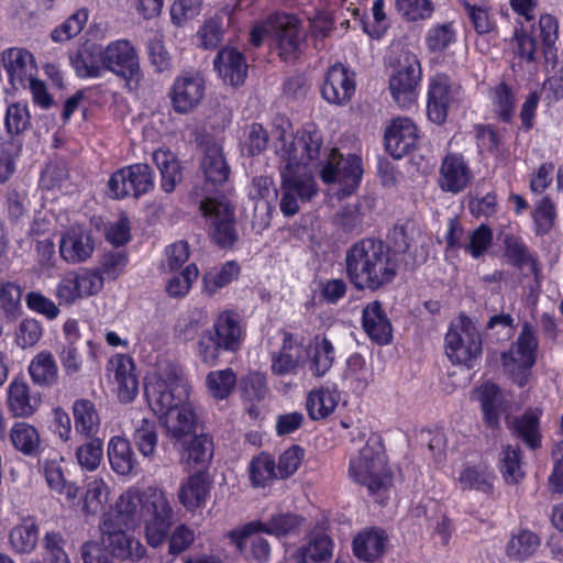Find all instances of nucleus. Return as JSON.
Segmentation results:
<instances>
[{"mask_svg":"<svg viewBox=\"0 0 563 563\" xmlns=\"http://www.w3.org/2000/svg\"><path fill=\"white\" fill-rule=\"evenodd\" d=\"M277 141L282 175L279 206L284 216L291 217L298 212L299 201H309L317 194L313 175L307 165L320 161L321 133L313 126L303 129L296 136L280 130Z\"/></svg>","mask_w":563,"mask_h":563,"instance_id":"1","label":"nucleus"},{"mask_svg":"<svg viewBox=\"0 0 563 563\" xmlns=\"http://www.w3.org/2000/svg\"><path fill=\"white\" fill-rule=\"evenodd\" d=\"M201 170L205 184L195 195L200 197L199 206L207 220L211 240L222 249H230L238 241L235 229L234 206L225 197H211L229 178L230 166L223 154L222 146L217 142L205 144Z\"/></svg>","mask_w":563,"mask_h":563,"instance_id":"2","label":"nucleus"},{"mask_svg":"<svg viewBox=\"0 0 563 563\" xmlns=\"http://www.w3.org/2000/svg\"><path fill=\"white\" fill-rule=\"evenodd\" d=\"M397 251L382 240L362 239L345 254L346 276L358 290H378L393 283L398 274L397 252H407L409 242L402 227L391 233Z\"/></svg>","mask_w":563,"mask_h":563,"instance_id":"3","label":"nucleus"},{"mask_svg":"<svg viewBox=\"0 0 563 563\" xmlns=\"http://www.w3.org/2000/svg\"><path fill=\"white\" fill-rule=\"evenodd\" d=\"M349 476L353 482L365 486L373 495L387 490L391 483V473L377 440L368 441L358 454L351 459Z\"/></svg>","mask_w":563,"mask_h":563,"instance_id":"4","label":"nucleus"},{"mask_svg":"<svg viewBox=\"0 0 563 563\" xmlns=\"http://www.w3.org/2000/svg\"><path fill=\"white\" fill-rule=\"evenodd\" d=\"M242 342V330L238 317L223 311L217 318L212 329L203 331L198 340V354L208 365H214L223 352L235 353Z\"/></svg>","mask_w":563,"mask_h":563,"instance_id":"5","label":"nucleus"},{"mask_svg":"<svg viewBox=\"0 0 563 563\" xmlns=\"http://www.w3.org/2000/svg\"><path fill=\"white\" fill-rule=\"evenodd\" d=\"M320 150L322 155L319 163L307 165L311 174L320 169V177L324 183H339L349 194L354 191L363 174L361 158L357 155L343 157L336 148L323 146L322 137Z\"/></svg>","mask_w":563,"mask_h":563,"instance_id":"6","label":"nucleus"},{"mask_svg":"<svg viewBox=\"0 0 563 563\" xmlns=\"http://www.w3.org/2000/svg\"><path fill=\"white\" fill-rule=\"evenodd\" d=\"M144 393L148 405L161 418L188 401L189 388L178 371L166 376L152 377L145 383Z\"/></svg>","mask_w":563,"mask_h":563,"instance_id":"7","label":"nucleus"},{"mask_svg":"<svg viewBox=\"0 0 563 563\" xmlns=\"http://www.w3.org/2000/svg\"><path fill=\"white\" fill-rule=\"evenodd\" d=\"M145 537L148 545L157 548L166 540L173 525L174 511L166 494L157 488L144 490Z\"/></svg>","mask_w":563,"mask_h":563,"instance_id":"8","label":"nucleus"},{"mask_svg":"<svg viewBox=\"0 0 563 563\" xmlns=\"http://www.w3.org/2000/svg\"><path fill=\"white\" fill-rule=\"evenodd\" d=\"M446 356L468 368L482 353V339L473 321L466 316L455 319L445 335Z\"/></svg>","mask_w":563,"mask_h":563,"instance_id":"9","label":"nucleus"},{"mask_svg":"<svg viewBox=\"0 0 563 563\" xmlns=\"http://www.w3.org/2000/svg\"><path fill=\"white\" fill-rule=\"evenodd\" d=\"M102 49L104 69L121 77L129 90L136 89L142 74L136 51L130 42L126 40L114 41Z\"/></svg>","mask_w":563,"mask_h":563,"instance_id":"10","label":"nucleus"},{"mask_svg":"<svg viewBox=\"0 0 563 563\" xmlns=\"http://www.w3.org/2000/svg\"><path fill=\"white\" fill-rule=\"evenodd\" d=\"M154 186L152 168L147 164H133L115 172L108 187L114 199L128 196L139 198Z\"/></svg>","mask_w":563,"mask_h":563,"instance_id":"11","label":"nucleus"},{"mask_svg":"<svg viewBox=\"0 0 563 563\" xmlns=\"http://www.w3.org/2000/svg\"><path fill=\"white\" fill-rule=\"evenodd\" d=\"M461 87L444 74L435 75L429 85L427 113L437 123L445 122L451 109L456 108L461 99Z\"/></svg>","mask_w":563,"mask_h":563,"instance_id":"12","label":"nucleus"},{"mask_svg":"<svg viewBox=\"0 0 563 563\" xmlns=\"http://www.w3.org/2000/svg\"><path fill=\"white\" fill-rule=\"evenodd\" d=\"M420 80L421 66L418 58L415 55H406L389 79L390 93L399 107L407 108L416 102Z\"/></svg>","mask_w":563,"mask_h":563,"instance_id":"13","label":"nucleus"},{"mask_svg":"<svg viewBox=\"0 0 563 563\" xmlns=\"http://www.w3.org/2000/svg\"><path fill=\"white\" fill-rule=\"evenodd\" d=\"M130 527L117 523L113 519H102L100 523L103 548L119 559L140 560L146 550L128 533Z\"/></svg>","mask_w":563,"mask_h":563,"instance_id":"14","label":"nucleus"},{"mask_svg":"<svg viewBox=\"0 0 563 563\" xmlns=\"http://www.w3.org/2000/svg\"><path fill=\"white\" fill-rule=\"evenodd\" d=\"M205 92L206 82L199 74L177 77L170 91L173 109L180 114L191 112L202 101Z\"/></svg>","mask_w":563,"mask_h":563,"instance_id":"15","label":"nucleus"},{"mask_svg":"<svg viewBox=\"0 0 563 563\" xmlns=\"http://www.w3.org/2000/svg\"><path fill=\"white\" fill-rule=\"evenodd\" d=\"M96 241L90 230L81 225L67 229L59 241L60 257L68 264H80L91 257Z\"/></svg>","mask_w":563,"mask_h":563,"instance_id":"16","label":"nucleus"},{"mask_svg":"<svg viewBox=\"0 0 563 563\" xmlns=\"http://www.w3.org/2000/svg\"><path fill=\"white\" fill-rule=\"evenodd\" d=\"M274 29L279 56L285 62L298 58L305 37L298 19L291 14H277L274 20Z\"/></svg>","mask_w":563,"mask_h":563,"instance_id":"17","label":"nucleus"},{"mask_svg":"<svg viewBox=\"0 0 563 563\" xmlns=\"http://www.w3.org/2000/svg\"><path fill=\"white\" fill-rule=\"evenodd\" d=\"M166 435L175 446H185L197 432L198 421L189 401L161 418Z\"/></svg>","mask_w":563,"mask_h":563,"instance_id":"18","label":"nucleus"},{"mask_svg":"<svg viewBox=\"0 0 563 563\" xmlns=\"http://www.w3.org/2000/svg\"><path fill=\"white\" fill-rule=\"evenodd\" d=\"M538 340L533 328L526 322L516 342L508 353H503L501 360L506 367L518 366L520 369H528L536 363Z\"/></svg>","mask_w":563,"mask_h":563,"instance_id":"19","label":"nucleus"},{"mask_svg":"<svg viewBox=\"0 0 563 563\" xmlns=\"http://www.w3.org/2000/svg\"><path fill=\"white\" fill-rule=\"evenodd\" d=\"M2 63L12 88L25 89L27 81L33 78V55L26 49L12 47L3 52Z\"/></svg>","mask_w":563,"mask_h":563,"instance_id":"20","label":"nucleus"},{"mask_svg":"<svg viewBox=\"0 0 563 563\" xmlns=\"http://www.w3.org/2000/svg\"><path fill=\"white\" fill-rule=\"evenodd\" d=\"M418 140L417 128L409 118H397L385 132L387 152L395 158H401L415 147Z\"/></svg>","mask_w":563,"mask_h":563,"instance_id":"21","label":"nucleus"},{"mask_svg":"<svg viewBox=\"0 0 563 563\" xmlns=\"http://www.w3.org/2000/svg\"><path fill=\"white\" fill-rule=\"evenodd\" d=\"M472 180V172L463 156L455 153L445 155L440 167L439 185L443 191L457 194Z\"/></svg>","mask_w":563,"mask_h":563,"instance_id":"22","label":"nucleus"},{"mask_svg":"<svg viewBox=\"0 0 563 563\" xmlns=\"http://www.w3.org/2000/svg\"><path fill=\"white\" fill-rule=\"evenodd\" d=\"M302 518L294 514H279L273 516L267 522L252 521L242 528V533H234L233 538L242 542L243 537L255 533L265 532L276 537H284L295 533L301 526Z\"/></svg>","mask_w":563,"mask_h":563,"instance_id":"23","label":"nucleus"},{"mask_svg":"<svg viewBox=\"0 0 563 563\" xmlns=\"http://www.w3.org/2000/svg\"><path fill=\"white\" fill-rule=\"evenodd\" d=\"M354 90V79L345 67L336 64L328 70L321 92L328 102L342 104L351 99Z\"/></svg>","mask_w":563,"mask_h":563,"instance_id":"24","label":"nucleus"},{"mask_svg":"<svg viewBox=\"0 0 563 563\" xmlns=\"http://www.w3.org/2000/svg\"><path fill=\"white\" fill-rule=\"evenodd\" d=\"M214 68L220 77L232 86H240L247 76V64L241 52L234 47H222L214 60Z\"/></svg>","mask_w":563,"mask_h":563,"instance_id":"25","label":"nucleus"},{"mask_svg":"<svg viewBox=\"0 0 563 563\" xmlns=\"http://www.w3.org/2000/svg\"><path fill=\"white\" fill-rule=\"evenodd\" d=\"M362 325L369 339L384 345L390 342L393 328L379 301L367 303L362 312Z\"/></svg>","mask_w":563,"mask_h":563,"instance_id":"26","label":"nucleus"},{"mask_svg":"<svg viewBox=\"0 0 563 563\" xmlns=\"http://www.w3.org/2000/svg\"><path fill=\"white\" fill-rule=\"evenodd\" d=\"M60 363L67 375L84 368H92L96 364V349L90 341H70L59 352Z\"/></svg>","mask_w":563,"mask_h":563,"instance_id":"27","label":"nucleus"},{"mask_svg":"<svg viewBox=\"0 0 563 563\" xmlns=\"http://www.w3.org/2000/svg\"><path fill=\"white\" fill-rule=\"evenodd\" d=\"M144 492L126 490L115 504V509L103 519H113L117 523L133 528L140 523L144 511Z\"/></svg>","mask_w":563,"mask_h":563,"instance_id":"28","label":"nucleus"},{"mask_svg":"<svg viewBox=\"0 0 563 563\" xmlns=\"http://www.w3.org/2000/svg\"><path fill=\"white\" fill-rule=\"evenodd\" d=\"M301 352L294 336L285 334L280 351L272 357V373L277 376L296 375L305 363Z\"/></svg>","mask_w":563,"mask_h":563,"instance_id":"29","label":"nucleus"},{"mask_svg":"<svg viewBox=\"0 0 563 563\" xmlns=\"http://www.w3.org/2000/svg\"><path fill=\"white\" fill-rule=\"evenodd\" d=\"M232 20V10L224 8L205 20L197 33L199 45L205 49H214L223 41Z\"/></svg>","mask_w":563,"mask_h":563,"instance_id":"30","label":"nucleus"},{"mask_svg":"<svg viewBox=\"0 0 563 563\" xmlns=\"http://www.w3.org/2000/svg\"><path fill=\"white\" fill-rule=\"evenodd\" d=\"M387 534L380 529H368L360 532L353 540L355 556L365 561L374 562L383 555L386 549Z\"/></svg>","mask_w":563,"mask_h":563,"instance_id":"31","label":"nucleus"},{"mask_svg":"<svg viewBox=\"0 0 563 563\" xmlns=\"http://www.w3.org/2000/svg\"><path fill=\"white\" fill-rule=\"evenodd\" d=\"M503 243L508 263L521 271L523 275L532 274L538 279L537 260L530 254L523 242L517 236L506 235Z\"/></svg>","mask_w":563,"mask_h":563,"instance_id":"32","label":"nucleus"},{"mask_svg":"<svg viewBox=\"0 0 563 563\" xmlns=\"http://www.w3.org/2000/svg\"><path fill=\"white\" fill-rule=\"evenodd\" d=\"M70 64L79 77H100L104 70L103 49L96 44L85 46L70 56Z\"/></svg>","mask_w":563,"mask_h":563,"instance_id":"33","label":"nucleus"},{"mask_svg":"<svg viewBox=\"0 0 563 563\" xmlns=\"http://www.w3.org/2000/svg\"><path fill=\"white\" fill-rule=\"evenodd\" d=\"M8 407L15 417H30L38 407V399L30 395L29 386L22 380L14 379L8 389Z\"/></svg>","mask_w":563,"mask_h":563,"instance_id":"34","label":"nucleus"},{"mask_svg":"<svg viewBox=\"0 0 563 563\" xmlns=\"http://www.w3.org/2000/svg\"><path fill=\"white\" fill-rule=\"evenodd\" d=\"M108 456L112 470L120 475L131 474L136 465L135 454L130 442L121 437H113L108 445Z\"/></svg>","mask_w":563,"mask_h":563,"instance_id":"35","label":"nucleus"},{"mask_svg":"<svg viewBox=\"0 0 563 563\" xmlns=\"http://www.w3.org/2000/svg\"><path fill=\"white\" fill-rule=\"evenodd\" d=\"M210 483L202 472H198L187 478L178 490L179 501L187 509H195L205 504L209 494Z\"/></svg>","mask_w":563,"mask_h":563,"instance_id":"36","label":"nucleus"},{"mask_svg":"<svg viewBox=\"0 0 563 563\" xmlns=\"http://www.w3.org/2000/svg\"><path fill=\"white\" fill-rule=\"evenodd\" d=\"M456 482L463 492L490 494L493 490V476L482 465L464 464L456 476Z\"/></svg>","mask_w":563,"mask_h":563,"instance_id":"37","label":"nucleus"},{"mask_svg":"<svg viewBox=\"0 0 563 563\" xmlns=\"http://www.w3.org/2000/svg\"><path fill=\"white\" fill-rule=\"evenodd\" d=\"M114 380L118 385V397L122 402L132 401L137 395L139 382L133 373V362L121 356L115 362Z\"/></svg>","mask_w":563,"mask_h":563,"instance_id":"38","label":"nucleus"},{"mask_svg":"<svg viewBox=\"0 0 563 563\" xmlns=\"http://www.w3.org/2000/svg\"><path fill=\"white\" fill-rule=\"evenodd\" d=\"M332 556V541L318 532L310 537L307 544L302 545L297 553L298 563H327Z\"/></svg>","mask_w":563,"mask_h":563,"instance_id":"39","label":"nucleus"},{"mask_svg":"<svg viewBox=\"0 0 563 563\" xmlns=\"http://www.w3.org/2000/svg\"><path fill=\"white\" fill-rule=\"evenodd\" d=\"M334 355V342L325 335L316 336L312 352L309 354L311 373L316 377L325 375L333 365Z\"/></svg>","mask_w":563,"mask_h":563,"instance_id":"40","label":"nucleus"},{"mask_svg":"<svg viewBox=\"0 0 563 563\" xmlns=\"http://www.w3.org/2000/svg\"><path fill=\"white\" fill-rule=\"evenodd\" d=\"M540 544L539 536L522 529L511 536L506 547V553L514 561H526L537 552Z\"/></svg>","mask_w":563,"mask_h":563,"instance_id":"41","label":"nucleus"},{"mask_svg":"<svg viewBox=\"0 0 563 563\" xmlns=\"http://www.w3.org/2000/svg\"><path fill=\"white\" fill-rule=\"evenodd\" d=\"M73 413L76 431L87 438L95 437L100 427V418L95 405L90 400L78 399L74 402Z\"/></svg>","mask_w":563,"mask_h":563,"instance_id":"42","label":"nucleus"},{"mask_svg":"<svg viewBox=\"0 0 563 563\" xmlns=\"http://www.w3.org/2000/svg\"><path fill=\"white\" fill-rule=\"evenodd\" d=\"M479 401L485 423L490 428H496L499 423L504 401L501 390L497 385L486 383L479 388Z\"/></svg>","mask_w":563,"mask_h":563,"instance_id":"43","label":"nucleus"},{"mask_svg":"<svg viewBox=\"0 0 563 563\" xmlns=\"http://www.w3.org/2000/svg\"><path fill=\"white\" fill-rule=\"evenodd\" d=\"M499 468L507 484H518L525 477L521 463V451L518 444H506L501 446Z\"/></svg>","mask_w":563,"mask_h":563,"instance_id":"44","label":"nucleus"},{"mask_svg":"<svg viewBox=\"0 0 563 563\" xmlns=\"http://www.w3.org/2000/svg\"><path fill=\"white\" fill-rule=\"evenodd\" d=\"M13 446L29 456H35L40 452L41 440L37 430L26 423L16 422L13 424L10 433Z\"/></svg>","mask_w":563,"mask_h":563,"instance_id":"45","label":"nucleus"},{"mask_svg":"<svg viewBox=\"0 0 563 563\" xmlns=\"http://www.w3.org/2000/svg\"><path fill=\"white\" fill-rule=\"evenodd\" d=\"M240 271V265L235 261H229L221 267L208 271L202 278L203 290L209 295L216 294L219 289L235 280Z\"/></svg>","mask_w":563,"mask_h":563,"instance_id":"46","label":"nucleus"},{"mask_svg":"<svg viewBox=\"0 0 563 563\" xmlns=\"http://www.w3.org/2000/svg\"><path fill=\"white\" fill-rule=\"evenodd\" d=\"M153 159L162 175V188L172 192L181 179L179 162L172 152L156 151Z\"/></svg>","mask_w":563,"mask_h":563,"instance_id":"47","label":"nucleus"},{"mask_svg":"<svg viewBox=\"0 0 563 563\" xmlns=\"http://www.w3.org/2000/svg\"><path fill=\"white\" fill-rule=\"evenodd\" d=\"M179 448L184 450V457L188 464L206 465L213 456V442L208 434L196 432L185 446Z\"/></svg>","mask_w":563,"mask_h":563,"instance_id":"48","label":"nucleus"},{"mask_svg":"<svg viewBox=\"0 0 563 563\" xmlns=\"http://www.w3.org/2000/svg\"><path fill=\"white\" fill-rule=\"evenodd\" d=\"M30 375L35 384L52 385L57 380L58 369L49 352L38 353L30 364Z\"/></svg>","mask_w":563,"mask_h":563,"instance_id":"49","label":"nucleus"},{"mask_svg":"<svg viewBox=\"0 0 563 563\" xmlns=\"http://www.w3.org/2000/svg\"><path fill=\"white\" fill-rule=\"evenodd\" d=\"M338 405V396L329 389H318L309 393L307 410L313 420L328 417Z\"/></svg>","mask_w":563,"mask_h":563,"instance_id":"50","label":"nucleus"},{"mask_svg":"<svg viewBox=\"0 0 563 563\" xmlns=\"http://www.w3.org/2000/svg\"><path fill=\"white\" fill-rule=\"evenodd\" d=\"M157 441L156 423L154 421L143 418L135 423L133 442L143 456L154 455Z\"/></svg>","mask_w":563,"mask_h":563,"instance_id":"51","label":"nucleus"},{"mask_svg":"<svg viewBox=\"0 0 563 563\" xmlns=\"http://www.w3.org/2000/svg\"><path fill=\"white\" fill-rule=\"evenodd\" d=\"M236 384V374L231 368L212 371L207 375L206 385L209 394L216 399L227 398Z\"/></svg>","mask_w":563,"mask_h":563,"instance_id":"52","label":"nucleus"},{"mask_svg":"<svg viewBox=\"0 0 563 563\" xmlns=\"http://www.w3.org/2000/svg\"><path fill=\"white\" fill-rule=\"evenodd\" d=\"M9 539L15 552L30 553L34 550L37 543V527L34 522L24 521L22 525L12 528Z\"/></svg>","mask_w":563,"mask_h":563,"instance_id":"53","label":"nucleus"},{"mask_svg":"<svg viewBox=\"0 0 563 563\" xmlns=\"http://www.w3.org/2000/svg\"><path fill=\"white\" fill-rule=\"evenodd\" d=\"M234 533H242V530H233L228 533V538L240 551H243L249 543L251 555L257 563H266L268 561L271 554V545L268 541L261 536L262 532H255L243 537L240 545L239 542H236V540L233 538Z\"/></svg>","mask_w":563,"mask_h":563,"instance_id":"54","label":"nucleus"},{"mask_svg":"<svg viewBox=\"0 0 563 563\" xmlns=\"http://www.w3.org/2000/svg\"><path fill=\"white\" fill-rule=\"evenodd\" d=\"M515 429L518 437L531 449L540 446L541 435L539 432V415L537 411H527L520 418H517L515 420Z\"/></svg>","mask_w":563,"mask_h":563,"instance_id":"55","label":"nucleus"},{"mask_svg":"<svg viewBox=\"0 0 563 563\" xmlns=\"http://www.w3.org/2000/svg\"><path fill=\"white\" fill-rule=\"evenodd\" d=\"M250 472L251 479L255 486H265L278 476L275 470V461L265 453H261L252 460Z\"/></svg>","mask_w":563,"mask_h":563,"instance_id":"56","label":"nucleus"},{"mask_svg":"<svg viewBox=\"0 0 563 563\" xmlns=\"http://www.w3.org/2000/svg\"><path fill=\"white\" fill-rule=\"evenodd\" d=\"M88 20V12L85 9L71 14L64 23L55 27L51 37L54 42L62 43L79 34Z\"/></svg>","mask_w":563,"mask_h":563,"instance_id":"57","label":"nucleus"},{"mask_svg":"<svg viewBox=\"0 0 563 563\" xmlns=\"http://www.w3.org/2000/svg\"><path fill=\"white\" fill-rule=\"evenodd\" d=\"M103 455L102 442L98 438H93L80 445L76 451V457L79 465L87 471H95Z\"/></svg>","mask_w":563,"mask_h":563,"instance_id":"58","label":"nucleus"},{"mask_svg":"<svg viewBox=\"0 0 563 563\" xmlns=\"http://www.w3.org/2000/svg\"><path fill=\"white\" fill-rule=\"evenodd\" d=\"M363 214L360 203H349L342 207L334 216V223L344 232L352 233L361 231Z\"/></svg>","mask_w":563,"mask_h":563,"instance_id":"59","label":"nucleus"},{"mask_svg":"<svg viewBox=\"0 0 563 563\" xmlns=\"http://www.w3.org/2000/svg\"><path fill=\"white\" fill-rule=\"evenodd\" d=\"M109 488L103 479L96 478L88 484L84 509L89 514L100 510L108 500Z\"/></svg>","mask_w":563,"mask_h":563,"instance_id":"60","label":"nucleus"},{"mask_svg":"<svg viewBox=\"0 0 563 563\" xmlns=\"http://www.w3.org/2000/svg\"><path fill=\"white\" fill-rule=\"evenodd\" d=\"M198 268L195 264H190L186 269L175 276H173L166 284V291L170 297H183L185 296L194 280L198 277Z\"/></svg>","mask_w":563,"mask_h":563,"instance_id":"61","label":"nucleus"},{"mask_svg":"<svg viewBox=\"0 0 563 563\" xmlns=\"http://www.w3.org/2000/svg\"><path fill=\"white\" fill-rule=\"evenodd\" d=\"M555 206L550 197H543L533 210L532 218L537 225L538 234L548 233L554 224Z\"/></svg>","mask_w":563,"mask_h":563,"instance_id":"62","label":"nucleus"},{"mask_svg":"<svg viewBox=\"0 0 563 563\" xmlns=\"http://www.w3.org/2000/svg\"><path fill=\"white\" fill-rule=\"evenodd\" d=\"M395 2L398 12L409 21L426 19L433 11L430 0H395Z\"/></svg>","mask_w":563,"mask_h":563,"instance_id":"63","label":"nucleus"},{"mask_svg":"<svg viewBox=\"0 0 563 563\" xmlns=\"http://www.w3.org/2000/svg\"><path fill=\"white\" fill-rule=\"evenodd\" d=\"M492 242V230L482 224L470 233L468 242L465 244V250L468 251L473 257L477 258L489 249Z\"/></svg>","mask_w":563,"mask_h":563,"instance_id":"64","label":"nucleus"}]
</instances>
